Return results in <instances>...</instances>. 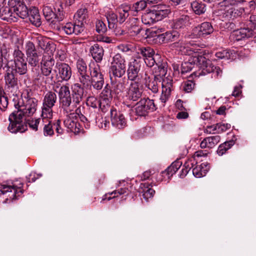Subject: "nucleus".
I'll return each instance as SVG.
<instances>
[{
    "label": "nucleus",
    "mask_w": 256,
    "mask_h": 256,
    "mask_svg": "<svg viewBox=\"0 0 256 256\" xmlns=\"http://www.w3.org/2000/svg\"><path fill=\"white\" fill-rule=\"evenodd\" d=\"M14 106L17 110L12 112L9 116L8 131L12 133L23 132L27 128L24 122L26 118L32 116L36 112L38 100L34 98L24 96L21 99L14 98Z\"/></svg>",
    "instance_id": "nucleus-1"
},
{
    "label": "nucleus",
    "mask_w": 256,
    "mask_h": 256,
    "mask_svg": "<svg viewBox=\"0 0 256 256\" xmlns=\"http://www.w3.org/2000/svg\"><path fill=\"white\" fill-rule=\"evenodd\" d=\"M173 44L174 47L182 54L192 56L194 58L192 62H190V60H189L188 62H186L182 64L181 72L182 74L190 71L194 68V64L200 65L201 68L202 62H200L196 60V58L195 57V56L196 57L202 56L200 55L202 52H200V50L199 48L195 47L192 44L188 43L183 40H180Z\"/></svg>",
    "instance_id": "nucleus-2"
},
{
    "label": "nucleus",
    "mask_w": 256,
    "mask_h": 256,
    "mask_svg": "<svg viewBox=\"0 0 256 256\" xmlns=\"http://www.w3.org/2000/svg\"><path fill=\"white\" fill-rule=\"evenodd\" d=\"M40 46L42 48L46 49V50L49 48L50 52L48 54H50V56L46 60H43V63L42 64L41 66L42 73L35 78V80L41 84H51L54 78L53 74H52V70L54 64V60L51 58L50 55L53 54L56 48L54 44H50L48 42L46 43V48L44 45L42 46L40 44Z\"/></svg>",
    "instance_id": "nucleus-3"
},
{
    "label": "nucleus",
    "mask_w": 256,
    "mask_h": 256,
    "mask_svg": "<svg viewBox=\"0 0 256 256\" xmlns=\"http://www.w3.org/2000/svg\"><path fill=\"white\" fill-rule=\"evenodd\" d=\"M52 89L54 92L58 94L60 105L64 110L67 114L74 112L76 106L72 101L71 94L68 86L58 82L54 84Z\"/></svg>",
    "instance_id": "nucleus-4"
},
{
    "label": "nucleus",
    "mask_w": 256,
    "mask_h": 256,
    "mask_svg": "<svg viewBox=\"0 0 256 256\" xmlns=\"http://www.w3.org/2000/svg\"><path fill=\"white\" fill-rule=\"evenodd\" d=\"M90 70L89 86L96 90H100L104 84V75L102 74L100 66L96 62H92L90 64Z\"/></svg>",
    "instance_id": "nucleus-5"
},
{
    "label": "nucleus",
    "mask_w": 256,
    "mask_h": 256,
    "mask_svg": "<svg viewBox=\"0 0 256 256\" xmlns=\"http://www.w3.org/2000/svg\"><path fill=\"white\" fill-rule=\"evenodd\" d=\"M56 99V94L52 91L48 92L45 94L42 108V118L46 119L52 118V108L54 106Z\"/></svg>",
    "instance_id": "nucleus-6"
},
{
    "label": "nucleus",
    "mask_w": 256,
    "mask_h": 256,
    "mask_svg": "<svg viewBox=\"0 0 256 256\" xmlns=\"http://www.w3.org/2000/svg\"><path fill=\"white\" fill-rule=\"evenodd\" d=\"M22 184L17 180L11 184H2L0 186V193L3 194H8V196L12 200H16L23 192L22 188Z\"/></svg>",
    "instance_id": "nucleus-7"
},
{
    "label": "nucleus",
    "mask_w": 256,
    "mask_h": 256,
    "mask_svg": "<svg viewBox=\"0 0 256 256\" xmlns=\"http://www.w3.org/2000/svg\"><path fill=\"white\" fill-rule=\"evenodd\" d=\"M13 57L14 64V70L20 75L26 74L28 70L26 61L24 54L20 50L18 46L14 48Z\"/></svg>",
    "instance_id": "nucleus-8"
},
{
    "label": "nucleus",
    "mask_w": 256,
    "mask_h": 256,
    "mask_svg": "<svg viewBox=\"0 0 256 256\" xmlns=\"http://www.w3.org/2000/svg\"><path fill=\"white\" fill-rule=\"evenodd\" d=\"M127 76L131 82L138 81L143 77L141 72L140 61L138 58H132L128 62Z\"/></svg>",
    "instance_id": "nucleus-9"
},
{
    "label": "nucleus",
    "mask_w": 256,
    "mask_h": 256,
    "mask_svg": "<svg viewBox=\"0 0 256 256\" xmlns=\"http://www.w3.org/2000/svg\"><path fill=\"white\" fill-rule=\"evenodd\" d=\"M110 72L114 76L120 78L126 72L125 60L120 54H116L112 58Z\"/></svg>",
    "instance_id": "nucleus-10"
},
{
    "label": "nucleus",
    "mask_w": 256,
    "mask_h": 256,
    "mask_svg": "<svg viewBox=\"0 0 256 256\" xmlns=\"http://www.w3.org/2000/svg\"><path fill=\"white\" fill-rule=\"evenodd\" d=\"M142 92V86L140 82H130L126 89V96L130 100L137 101L141 98Z\"/></svg>",
    "instance_id": "nucleus-11"
},
{
    "label": "nucleus",
    "mask_w": 256,
    "mask_h": 256,
    "mask_svg": "<svg viewBox=\"0 0 256 256\" xmlns=\"http://www.w3.org/2000/svg\"><path fill=\"white\" fill-rule=\"evenodd\" d=\"M214 32V28L210 23L204 22L194 27L188 37L191 38L204 37L211 34Z\"/></svg>",
    "instance_id": "nucleus-12"
},
{
    "label": "nucleus",
    "mask_w": 256,
    "mask_h": 256,
    "mask_svg": "<svg viewBox=\"0 0 256 256\" xmlns=\"http://www.w3.org/2000/svg\"><path fill=\"white\" fill-rule=\"evenodd\" d=\"M196 60L199 62H202V65L201 68L202 69V72L200 73V74L205 75L210 72H213L217 76H221L222 74V70L220 68L215 67L212 65L211 62L210 60H206L204 56L196 57Z\"/></svg>",
    "instance_id": "nucleus-13"
},
{
    "label": "nucleus",
    "mask_w": 256,
    "mask_h": 256,
    "mask_svg": "<svg viewBox=\"0 0 256 256\" xmlns=\"http://www.w3.org/2000/svg\"><path fill=\"white\" fill-rule=\"evenodd\" d=\"M166 14L164 10H150L142 15V22L146 25H152L162 20Z\"/></svg>",
    "instance_id": "nucleus-14"
},
{
    "label": "nucleus",
    "mask_w": 256,
    "mask_h": 256,
    "mask_svg": "<svg viewBox=\"0 0 256 256\" xmlns=\"http://www.w3.org/2000/svg\"><path fill=\"white\" fill-rule=\"evenodd\" d=\"M156 110L154 100L150 99H142L136 105L135 112L140 116H144L148 110L153 111Z\"/></svg>",
    "instance_id": "nucleus-15"
},
{
    "label": "nucleus",
    "mask_w": 256,
    "mask_h": 256,
    "mask_svg": "<svg viewBox=\"0 0 256 256\" xmlns=\"http://www.w3.org/2000/svg\"><path fill=\"white\" fill-rule=\"evenodd\" d=\"M76 68L80 82L84 86L88 87L90 85V76L87 74L86 63L82 59L78 60L76 62Z\"/></svg>",
    "instance_id": "nucleus-16"
},
{
    "label": "nucleus",
    "mask_w": 256,
    "mask_h": 256,
    "mask_svg": "<svg viewBox=\"0 0 256 256\" xmlns=\"http://www.w3.org/2000/svg\"><path fill=\"white\" fill-rule=\"evenodd\" d=\"M172 80L170 76L165 77L162 82V94L160 100L165 103L170 98L172 90Z\"/></svg>",
    "instance_id": "nucleus-17"
},
{
    "label": "nucleus",
    "mask_w": 256,
    "mask_h": 256,
    "mask_svg": "<svg viewBox=\"0 0 256 256\" xmlns=\"http://www.w3.org/2000/svg\"><path fill=\"white\" fill-rule=\"evenodd\" d=\"M138 54H141L144 58V60L147 66L152 67L156 63L155 58L154 57V52L150 47L139 48L137 50Z\"/></svg>",
    "instance_id": "nucleus-18"
},
{
    "label": "nucleus",
    "mask_w": 256,
    "mask_h": 256,
    "mask_svg": "<svg viewBox=\"0 0 256 256\" xmlns=\"http://www.w3.org/2000/svg\"><path fill=\"white\" fill-rule=\"evenodd\" d=\"M26 52L27 60L30 64L36 66L38 63V56L36 52L34 44L31 42H28L26 44Z\"/></svg>",
    "instance_id": "nucleus-19"
},
{
    "label": "nucleus",
    "mask_w": 256,
    "mask_h": 256,
    "mask_svg": "<svg viewBox=\"0 0 256 256\" xmlns=\"http://www.w3.org/2000/svg\"><path fill=\"white\" fill-rule=\"evenodd\" d=\"M9 5L13 6V12L16 21L18 18H24L28 16V10L26 5L20 2L16 3V0H10L8 2Z\"/></svg>",
    "instance_id": "nucleus-20"
},
{
    "label": "nucleus",
    "mask_w": 256,
    "mask_h": 256,
    "mask_svg": "<svg viewBox=\"0 0 256 256\" xmlns=\"http://www.w3.org/2000/svg\"><path fill=\"white\" fill-rule=\"evenodd\" d=\"M125 24L128 32L132 36H136L142 30L140 22L138 18H130Z\"/></svg>",
    "instance_id": "nucleus-21"
},
{
    "label": "nucleus",
    "mask_w": 256,
    "mask_h": 256,
    "mask_svg": "<svg viewBox=\"0 0 256 256\" xmlns=\"http://www.w3.org/2000/svg\"><path fill=\"white\" fill-rule=\"evenodd\" d=\"M104 15L106 18L109 28H114L118 22V14L115 12L108 7L103 10Z\"/></svg>",
    "instance_id": "nucleus-22"
},
{
    "label": "nucleus",
    "mask_w": 256,
    "mask_h": 256,
    "mask_svg": "<svg viewBox=\"0 0 256 256\" xmlns=\"http://www.w3.org/2000/svg\"><path fill=\"white\" fill-rule=\"evenodd\" d=\"M4 80L8 92L13 95L16 94L18 90V80L12 72H7L4 76Z\"/></svg>",
    "instance_id": "nucleus-23"
},
{
    "label": "nucleus",
    "mask_w": 256,
    "mask_h": 256,
    "mask_svg": "<svg viewBox=\"0 0 256 256\" xmlns=\"http://www.w3.org/2000/svg\"><path fill=\"white\" fill-rule=\"evenodd\" d=\"M13 6L0 5V18L4 20L10 22H16V18L14 17L13 12Z\"/></svg>",
    "instance_id": "nucleus-24"
},
{
    "label": "nucleus",
    "mask_w": 256,
    "mask_h": 256,
    "mask_svg": "<svg viewBox=\"0 0 256 256\" xmlns=\"http://www.w3.org/2000/svg\"><path fill=\"white\" fill-rule=\"evenodd\" d=\"M64 124L70 131L76 133L80 129V125L78 119L74 118V114H69L64 120Z\"/></svg>",
    "instance_id": "nucleus-25"
},
{
    "label": "nucleus",
    "mask_w": 256,
    "mask_h": 256,
    "mask_svg": "<svg viewBox=\"0 0 256 256\" xmlns=\"http://www.w3.org/2000/svg\"><path fill=\"white\" fill-rule=\"evenodd\" d=\"M84 30L82 25H78L76 22H68L61 28V30L66 34H74L78 35L81 34Z\"/></svg>",
    "instance_id": "nucleus-26"
},
{
    "label": "nucleus",
    "mask_w": 256,
    "mask_h": 256,
    "mask_svg": "<svg viewBox=\"0 0 256 256\" xmlns=\"http://www.w3.org/2000/svg\"><path fill=\"white\" fill-rule=\"evenodd\" d=\"M182 165V162L180 160H177L173 162L170 166H169L166 170L163 171L161 173L162 178H158L159 181L164 180L166 178L165 175L167 176L168 179L169 180L174 174L180 168Z\"/></svg>",
    "instance_id": "nucleus-27"
},
{
    "label": "nucleus",
    "mask_w": 256,
    "mask_h": 256,
    "mask_svg": "<svg viewBox=\"0 0 256 256\" xmlns=\"http://www.w3.org/2000/svg\"><path fill=\"white\" fill-rule=\"evenodd\" d=\"M179 37L178 32L172 30L157 36V40L160 43H168L176 40Z\"/></svg>",
    "instance_id": "nucleus-28"
},
{
    "label": "nucleus",
    "mask_w": 256,
    "mask_h": 256,
    "mask_svg": "<svg viewBox=\"0 0 256 256\" xmlns=\"http://www.w3.org/2000/svg\"><path fill=\"white\" fill-rule=\"evenodd\" d=\"M58 74L62 80H68L72 76V70L70 66L65 63H57L56 65Z\"/></svg>",
    "instance_id": "nucleus-29"
},
{
    "label": "nucleus",
    "mask_w": 256,
    "mask_h": 256,
    "mask_svg": "<svg viewBox=\"0 0 256 256\" xmlns=\"http://www.w3.org/2000/svg\"><path fill=\"white\" fill-rule=\"evenodd\" d=\"M112 124L118 128H122L126 126V120L122 114H117L115 110L111 111Z\"/></svg>",
    "instance_id": "nucleus-30"
},
{
    "label": "nucleus",
    "mask_w": 256,
    "mask_h": 256,
    "mask_svg": "<svg viewBox=\"0 0 256 256\" xmlns=\"http://www.w3.org/2000/svg\"><path fill=\"white\" fill-rule=\"evenodd\" d=\"M73 96V104L76 108L78 105L82 100L84 90L78 84H74L72 88Z\"/></svg>",
    "instance_id": "nucleus-31"
},
{
    "label": "nucleus",
    "mask_w": 256,
    "mask_h": 256,
    "mask_svg": "<svg viewBox=\"0 0 256 256\" xmlns=\"http://www.w3.org/2000/svg\"><path fill=\"white\" fill-rule=\"evenodd\" d=\"M254 35V32L248 28H243L233 32L232 36L236 40H240L244 38H248Z\"/></svg>",
    "instance_id": "nucleus-32"
},
{
    "label": "nucleus",
    "mask_w": 256,
    "mask_h": 256,
    "mask_svg": "<svg viewBox=\"0 0 256 256\" xmlns=\"http://www.w3.org/2000/svg\"><path fill=\"white\" fill-rule=\"evenodd\" d=\"M220 138L219 136H214L207 137L203 140L200 144L202 148H212L215 146L220 141Z\"/></svg>",
    "instance_id": "nucleus-33"
},
{
    "label": "nucleus",
    "mask_w": 256,
    "mask_h": 256,
    "mask_svg": "<svg viewBox=\"0 0 256 256\" xmlns=\"http://www.w3.org/2000/svg\"><path fill=\"white\" fill-rule=\"evenodd\" d=\"M144 84L146 87H147L153 93L156 94L158 91V84L160 82L157 78H154V80H151L150 77L148 76L146 74H144Z\"/></svg>",
    "instance_id": "nucleus-34"
},
{
    "label": "nucleus",
    "mask_w": 256,
    "mask_h": 256,
    "mask_svg": "<svg viewBox=\"0 0 256 256\" xmlns=\"http://www.w3.org/2000/svg\"><path fill=\"white\" fill-rule=\"evenodd\" d=\"M209 169L208 163L204 162L194 168L192 170V174L196 178H200L205 176Z\"/></svg>",
    "instance_id": "nucleus-35"
},
{
    "label": "nucleus",
    "mask_w": 256,
    "mask_h": 256,
    "mask_svg": "<svg viewBox=\"0 0 256 256\" xmlns=\"http://www.w3.org/2000/svg\"><path fill=\"white\" fill-rule=\"evenodd\" d=\"M30 21L36 27L40 26L42 24L41 18L38 10L36 8L30 9L28 12Z\"/></svg>",
    "instance_id": "nucleus-36"
},
{
    "label": "nucleus",
    "mask_w": 256,
    "mask_h": 256,
    "mask_svg": "<svg viewBox=\"0 0 256 256\" xmlns=\"http://www.w3.org/2000/svg\"><path fill=\"white\" fill-rule=\"evenodd\" d=\"M90 52L96 62H100L104 56V50L98 44H96L90 48Z\"/></svg>",
    "instance_id": "nucleus-37"
},
{
    "label": "nucleus",
    "mask_w": 256,
    "mask_h": 256,
    "mask_svg": "<svg viewBox=\"0 0 256 256\" xmlns=\"http://www.w3.org/2000/svg\"><path fill=\"white\" fill-rule=\"evenodd\" d=\"M189 20L188 16L183 15L180 18L174 20L171 26L172 28L176 30L184 28L188 24Z\"/></svg>",
    "instance_id": "nucleus-38"
},
{
    "label": "nucleus",
    "mask_w": 256,
    "mask_h": 256,
    "mask_svg": "<svg viewBox=\"0 0 256 256\" xmlns=\"http://www.w3.org/2000/svg\"><path fill=\"white\" fill-rule=\"evenodd\" d=\"M87 12L88 11L86 8L79 9L74 16L75 22L78 25H82L84 28V23L86 22L88 17Z\"/></svg>",
    "instance_id": "nucleus-39"
},
{
    "label": "nucleus",
    "mask_w": 256,
    "mask_h": 256,
    "mask_svg": "<svg viewBox=\"0 0 256 256\" xmlns=\"http://www.w3.org/2000/svg\"><path fill=\"white\" fill-rule=\"evenodd\" d=\"M130 7L128 5H122L118 9V22L122 24L129 16Z\"/></svg>",
    "instance_id": "nucleus-40"
},
{
    "label": "nucleus",
    "mask_w": 256,
    "mask_h": 256,
    "mask_svg": "<svg viewBox=\"0 0 256 256\" xmlns=\"http://www.w3.org/2000/svg\"><path fill=\"white\" fill-rule=\"evenodd\" d=\"M244 8L242 7H238V6L236 7H230L226 10V16L230 18H234L240 16L244 12Z\"/></svg>",
    "instance_id": "nucleus-41"
},
{
    "label": "nucleus",
    "mask_w": 256,
    "mask_h": 256,
    "mask_svg": "<svg viewBox=\"0 0 256 256\" xmlns=\"http://www.w3.org/2000/svg\"><path fill=\"white\" fill-rule=\"evenodd\" d=\"M156 68H155L154 72V78L160 80V78L164 76L167 72L166 64L165 63L158 65L156 64Z\"/></svg>",
    "instance_id": "nucleus-42"
},
{
    "label": "nucleus",
    "mask_w": 256,
    "mask_h": 256,
    "mask_svg": "<svg viewBox=\"0 0 256 256\" xmlns=\"http://www.w3.org/2000/svg\"><path fill=\"white\" fill-rule=\"evenodd\" d=\"M191 7L194 12L200 15L206 12V6L204 4L194 1L192 2Z\"/></svg>",
    "instance_id": "nucleus-43"
},
{
    "label": "nucleus",
    "mask_w": 256,
    "mask_h": 256,
    "mask_svg": "<svg viewBox=\"0 0 256 256\" xmlns=\"http://www.w3.org/2000/svg\"><path fill=\"white\" fill-rule=\"evenodd\" d=\"M50 119V118H42V124L44 125V136H52L54 134L52 126Z\"/></svg>",
    "instance_id": "nucleus-44"
},
{
    "label": "nucleus",
    "mask_w": 256,
    "mask_h": 256,
    "mask_svg": "<svg viewBox=\"0 0 256 256\" xmlns=\"http://www.w3.org/2000/svg\"><path fill=\"white\" fill-rule=\"evenodd\" d=\"M144 188L142 190V196L143 198L146 200L150 198H152L154 196L155 194V190L152 189L148 184H142Z\"/></svg>",
    "instance_id": "nucleus-45"
},
{
    "label": "nucleus",
    "mask_w": 256,
    "mask_h": 256,
    "mask_svg": "<svg viewBox=\"0 0 256 256\" xmlns=\"http://www.w3.org/2000/svg\"><path fill=\"white\" fill-rule=\"evenodd\" d=\"M232 52L228 50H222L216 52L215 54L216 56L219 59H234Z\"/></svg>",
    "instance_id": "nucleus-46"
},
{
    "label": "nucleus",
    "mask_w": 256,
    "mask_h": 256,
    "mask_svg": "<svg viewBox=\"0 0 256 256\" xmlns=\"http://www.w3.org/2000/svg\"><path fill=\"white\" fill-rule=\"evenodd\" d=\"M42 11L45 18L48 21L52 20V18H54V16H56L50 6H44Z\"/></svg>",
    "instance_id": "nucleus-47"
},
{
    "label": "nucleus",
    "mask_w": 256,
    "mask_h": 256,
    "mask_svg": "<svg viewBox=\"0 0 256 256\" xmlns=\"http://www.w3.org/2000/svg\"><path fill=\"white\" fill-rule=\"evenodd\" d=\"M146 6V2L145 0H142L134 3L132 6V10L138 12L143 10Z\"/></svg>",
    "instance_id": "nucleus-48"
},
{
    "label": "nucleus",
    "mask_w": 256,
    "mask_h": 256,
    "mask_svg": "<svg viewBox=\"0 0 256 256\" xmlns=\"http://www.w3.org/2000/svg\"><path fill=\"white\" fill-rule=\"evenodd\" d=\"M86 104L93 108H100V101L96 98L92 96L87 98Z\"/></svg>",
    "instance_id": "nucleus-49"
},
{
    "label": "nucleus",
    "mask_w": 256,
    "mask_h": 256,
    "mask_svg": "<svg viewBox=\"0 0 256 256\" xmlns=\"http://www.w3.org/2000/svg\"><path fill=\"white\" fill-rule=\"evenodd\" d=\"M230 124H228L218 123L216 124L214 129L216 130V132L220 133L230 129Z\"/></svg>",
    "instance_id": "nucleus-50"
},
{
    "label": "nucleus",
    "mask_w": 256,
    "mask_h": 256,
    "mask_svg": "<svg viewBox=\"0 0 256 256\" xmlns=\"http://www.w3.org/2000/svg\"><path fill=\"white\" fill-rule=\"evenodd\" d=\"M8 106V98L4 96V92L0 90V109L2 110H4Z\"/></svg>",
    "instance_id": "nucleus-51"
},
{
    "label": "nucleus",
    "mask_w": 256,
    "mask_h": 256,
    "mask_svg": "<svg viewBox=\"0 0 256 256\" xmlns=\"http://www.w3.org/2000/svg\"><path fill=\"white\" fill-rule=\"evenodd\" d=\"M241 2V0H224L223 5L226 6V9L230 7H236Z\"/></svg>",
    "instance_id": "nucleus-52"
},
{
    "label": "nucleus",
    "mask_w": 256,
    "mask_h": 256,
    "mask_svg": "<svg viewBox=\"0 0 256 256\" xmlns=\"http://www.w3.org/2000/svg\"><path fill=\"white\" fill-rule=\"evenodd\" d=\"M194 83L192 80L186 81L182 85L183 90L186 92H190L194 87Z\"/></svg>",
    "instance_id": "nucleus-53"
},
{
    "label": "nucleus",
    "mask_w": 256,
    "mask_h": 256,
    "mask_svg": "<svg viewBox=\"0 0 256 256\" xmlns=\"http://www.w3.org/2000/svg\"><path fill=\"white\" fill-rule=\"evenodd\" d=\"M96 30L99 33H104L106 31L107 28L106 24L102 20H98L96 22Z\"/></svg>",
    "instance_id": "nucleus-54"
},
{
    "label": "nucleus",
    "mask_w": 256,
    "mask_h": 256,
    "mask_svg": "<svg viewBox=\"0 0 256 256\" xmlns=\"http://www.w3.org/2000/svg\"><path fill=\"white\" fill-rule=\"evenodd\" d=\"M54 18L56 19L58 21H61L64 18V13L62 10V8L60 6H58L57 8L55 9Z\"/></svg>",
    "instance_id": "nucleus-55"
},
{
    "label": "nucleus",
    "mask_w": 256,
    "mask_h": 256,
    "mask_svg": "<svg viewBox=\"0 0 256 256\" xmlns=\"http://www.w3.org/2000/svg\"><path fill=\"white\" fill-rule=\"evenodd\" d=\"M100 98H112V96L111 94V90L110 86L107 84L102 91L100 95Z\"/></svg>",
    "instance_id": "nucleus-56"
},
{
    "label": "nucleus",
    "mask_w": 256,
    "mask_h": 256,
    "mask_svg": "<svg viewBox=\"0 0 256 256\" xmlns=\"http://www.w3.org/2000/svg\"><path fill=\"white\" fill-rule=\"evenodd\" d=\"M112 98H100V100H99L100 101V108L102 110H104V108L107 106H109L111 100Z\"/></svg>",
    "instance_id": "nucleus-57"
},
{
    "label": "nucleus",
    "mask_w": 256,
    "mask_h": 256,
    "mask_svg": "<svg viewBox=\"0 0 256 256\" xmlns=\"http://www.w3.org/2000/svg\"><path fill=\"white\" fill-rule=\"evenodd\" d=\"M40 122H42V120H41L40 118H37L34 120H32L28 121V123L30 127L35 131L38 130V125L40 123Z\"/></svg>",
    "instance_id": "nucleus-58"
},
{
    "label": "nucleus",
    "mask_w": 256,
    "mask_h": 256,
    "mask_svg": "<svg viewBox=\"0 0 256 256\" xmlns=\"http://www.w3.org/2000/svg\"><path fill=\"white\" fill-rule=\"evenodd\" d=\"M41 176L42 174H37L36 172H31L27 177V180L28 182H34L37 178Z\"/></svg>",
    "instance_id": "nucleus-59"
},
{
    "label": "nucleus",
    "mask_w": 256,
    "mask_h": 256,
    "mask_svg": "<svg viewBox=\"0 0 256 256\" xmlns=\"http://www.w3.org/2000/svg\"><path fill=\"white\" fill-rule=\"evenodd\" d=\"M126 192V190L125 188H122L120 190H115L110 194V195L114 194L112 198L118 196V195H121L124 194Z\"/></svg>",
    "instance_id": "nucleus-60"
},
{
    "label": "nucleus",
    "mask_w": 256,
    "mask_h": 256,
    "mask_svg": "<svg viewBox=\"0 0 256 256\" xmlns=\"http://www.w3.org/2000/svg\"><path fill=\"white\" fill-rule=\"evenodd\" d=\"M114 30V34L117 36H120L123 35L124 33V31L120 28H118L116 26L114 28H111Z\"/></svg>",
    "instance_id": "nucleus-61"
},
{
    "label": "nucleus",
    "mask_w": 256,
    "mask_h": 256,
    "mask_svg": "<svg viewBox=\"0 0 256 256\" xmlns=\"http://www.w3.org/2000/svg\"><path fill=\"white\" fill-rule=\"evenodd\" d=\"M75 108H76L75 110V112H69L68 113H70V114H74V118H77V119H78V117L80 116V114H82V110L84 108V107L80 106L78 108H77L76 106Z\"/></svg>",
    "instance_id": "nucleus-62"
},
{
    "label": "nucleus",
    "mask_w": 256,
    "mask_h": 256,
    "mask_svg": "<svg viewBox=\"0 0 256 256\" xmlns=\"http://www.w3.org/2000/svg\"><path fill=\"white\" fill-rule=\"evenodd\" d=\"M242 86L241 85H239L238 86H236L234 87V90L232 92V95L234 96H238L241 93V88Z\"/></svg>",
    "instance_id": "nucleus-63"
},
{
    "label": "nucleus",
    "mask_w": 256,
    "mask_h": 256,
    "mask_svg": "<svg viewBox=\"0 0 256 256\" xmlns=\"http://www.w3.org/2000/svg\"><path fill=\"white\" fill-rule=\"evenodd\" d=\"M228 150L226 149V147H224L222 144H220L218 148V150H217V152H218V154L220 156H222Z\"/></svg>",
    "instance_id": "nucleus-64"
}]
</instances>
